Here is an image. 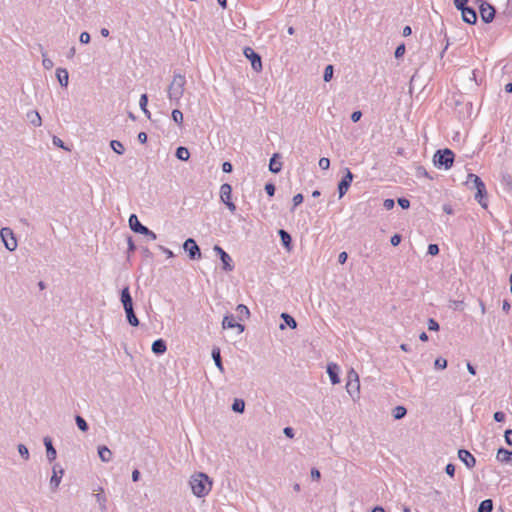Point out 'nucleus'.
<instances>
[{
  "instance_id": "nucleus-7",
  "label": "nucleus",
  "mask_w": 512,
  "mask_h": 512,
  "mask_svg": "<svg viewBox=\"0 0 512 512\" xmlns=\"http://www.w3.org/2000/svg\"><path fill=\"white\" fill-rule=\"evenodd\" d=\"M245 57L251 61V65L254 71L260 72L262 70V61L259 54H257L252 48L246 47L243 51Z\"/></svg>"
},
{
  "instance_id": "nucleus-1",
  "label": "nucleus",
  "mask_w": 512,
  "mask_h": 512,
  "mask_svg": "<svg viewBox=\"0 0 512 512\" xmlns=\"http://www.w3.org/2000/svg\"><path fill=\"white\" fill-rule=\"evenodd\" d=\"M189 484L192 493L198 497H205L212 489V480L205 473L199 472L190 477Z\"/></svg>"
},
{
  "instance_id": "nucleus-49",
  "label": "nucleus",
  "mask_w": 512,
  "mask_h": 512,
  "mask_svg": "<svg viewBox=\"0 0 512 512\" xmlns=\"http://www.w3.org/2000/svg\"><path fill=\"white\" fill-rule=\"evenodd\" d=\"M293 208L297 207L298 205H300L302 202H303V195L302 194H296L294 197H293Z\"/></svg>"
},
{
  "instance_id": "nucleus-59",
  "label": "nucleus",
  "mask_w": 512,
  "mask_h": 512,
  "mask_svg": "<svg viewBox=\"0 0 512 512\" xmlns=\"http://www.w3.org/2000/svg\"><path fill=\"white\" fill-rule=\"evenodd\" d=\"M222 170L225 173H230L232 171V164L230 162H224L222 164Z\"/></svg>"
},
{
  "instance_id": "nucleus-25",
  "label": "nucleus",
  "mask_w": 512,
  "mask_h": 512,
  "mask_svg": "<svg viewBox=\"0 0 512 512\" xmlns=\"http://www.w3.org/2000/svg\"><path fill=\"white\" fill-rule=\"evenodd\" d=\"M232 187L230 184L225 183L220 187V198L223 202L231 200Z\"/></svg>"
},
{
  "instance_id": "nucleus-19",
  "label": "nucleus",
  "mask_w": 512,
  "mask_h": 512,
  "mask_svg": "<svg viewBox=\"0 0 512 512\" xmlns=\"http://www.w3.org/2000/svg\"><path fill=\"white\" fill-rule=\"evenodd\" d=\"M496 459L501 463H512V451L504 448H499L496 454Z\"/></svg>"
},
{
  "instance_id": "nucleus-3",
  "label": "nucleus",
  "mask_w": 512,
  "mask_h": 512,
  "mask_svg": "<svg viewBox=\"0 0 512 512\" xmlns=\"http://www.w3.org/2000/svg\"><path fill=\"white\" fill-rule=\"evenodd\" d=\"M121 302L126 313L127 320L131 326H138L139 320L133 310V301L130 295L129 287H125L121 291Z\"/></svg>"
},
{
  "instance_id": "nucleus-32",
  "label": "nucleus",
  "mask_w": 512,
  "mask_h": 512,
  "mask_svg": "<svg viewBox=\"0 0 512 512\" xmlns=\"http://www.w3.org/2000/svg\"><path fill=\"white\" fill-rule=\"evenodd\" d=\"M171 117L179 127L182 126L184 117L183 113L179 109L172 110Z\"/></svg>"
},
{
  "instance_id": "nucleus-41",
  "label": "nucleus",
  "mask_w": 512,
  "mask_h": 512,
  "mask_svg": "<svg viewBox=\"0 0 512 512\" xmlns=\"http://www.w3.org/2000/svg\"><path fill=\"white\" fill-rule=\"evenodd\" d=\"M434 365L438 369H445L447 367V360L444 358H437L434 362Z\"/></svg>"
},
{
  "instance_id": "nucleus-53",
  "label": "nucleus",
  "mask_w": 512,
  "mask_h": 512,
  "mask_svg": "<svg viewBox=\"0 0 512 512\" xmlns=\"http://www.w3.org/2000/svg\"><path fill=\"white\" fill-rule=\"evenodd\" d=\"M493 417L497 422H503L506 418L505 414L501 411L495 412Z\"/></svg>"
},
{
  "instance_id": "nucleus-30",
  "label": "nucleus",
  "mask_w": 512,
  "mask_h": 512,
  "mask_svg": "<svg viewBox=\"0 0 512 512\" xmlns=\"http://www.w3.org/2000/svg\"><path fill=\"white\" fill-rule=\"evenodd\" d=\"M493 502L491 499L483 500L478 508V512H492Z\"/></svg>"
},
{
  "instance_id": "nucleus-50",
  "label": "nucleus",
  "mask_w": 512,
  "mask_h": 512,
  "mask_svg": "<svg viewBox=\"0 0 512 512\" xmlns=\"http://www.w3.org/2000/svg\"><path fill=\"white\" fill-rule=\"evenodd\" d=\"M147 104H148V97L146 94H142L140 97V100H139L140 109L146 108Z\"/></svg>"
},
{
  "instance_id": "nucleus-28",
  "label": "nucleus",
  "mask_w": 512,
  "mask_h": 512,
  "mask_svg": "<svg viewBox=\"0 0 512 512\" xmlns=\"http://www.w3.org/2000/svg\"><path fill=\"white\" fill-rule=\"evenodd\" d=\"M212 358L215 362V365L217 366V368L223 372L224 371V368H223V365H222V361H221V355H220V350L219 348H214L212 350Z\"/></svg>"
},
{
  "instance_id": "nucleus-4",
  "label": "nucleus",
  "mask_w": 512,
  "mask_h": 512,
  "mask_svg": "<svg viewBox=\"0 0 512 512\" xmlns=\"http://www.w3.org/2000/svg\"><path fill=\"white\" fill-rule=\"evenodd\" d=\"M433 160L435 165L449 169L453 165L454 153L450 149L438 150Z\"/></svg>"
},
{
  "instance_id": "nucleus-37",
  "label": "nucleus",
  "mask_w": 512,
  "mask_h": 512,
  "mask_svg": "<svg viewBox=\"0 0 512 512\" xmlns=\"http://www.w3.org/2000/svg\"><path fill=\"white\" fill-rule=\"evenodd\" d=\"M75 421H76V424L78 426V428L83 431V432H86L88 430V424L87 422L85 421V419L79 415H77L75 417Z\"/></svg>"
},
{
  "instance_id": "nucleus-40",
  "label": "nucleus",
  "mask_w": 512,
  "mask_h": 512,
  "mask_svg": "<svg viewBox=\"0 0 512 512\" xmlns=\"http://www.w3.org/2000/svg\"><path fill=\"white\" fill-rule=\"evenodd\" d=\"M42 64L43 67L47 70L51 69L53 67V61L47 57V53L45 51H42Z\"/></svg>"
},
{
  "instance_id": "nucleus-31",
  "label": "nucleus",
  "mask_w": 512,
  "mask_h": 512,
  "mask_svg": "<svg viewBox=\"0 0 512 512\" xmlns=\"http://www.w3.org/2000/svg\"><path fill=\"white\" fill-rule=\"evenodd\" d=\"M279 236L281 238V242L282 244L288 249L290 250V244H291V236L288 232H286L285 230H279Z\"/></svg>"
},
{
  "instance_id": "nucleus-13",
  "label": "nucleus",
  "mask_w": 512,
  "mask_h": 512,
  "mask_svg": "<svg viewBox=\"0 0 512 512\" xmlns=\"http://www.w3.org/2000/svg\"><path fill=\"white\" fill-rule=\"evenodd\" d=\"M458 457L469 469L476 465L475 457L468 450L460 449L458 451Z\"/></svg>"
},
{
  "instance_id": "nucleus-60",
  "label": "nucleus",
  "mask_w": 512,
  "mask_h": 512,
  "mask_svg": "<svg viewBox=\"0 0 512 512\" xmlns=\"http://www.w3.org/2000/svg\"><path fill=\"white\" fill-rule=\"evenodd\" d=\"M283 433L289 437V438H293L294 437V430L293 428L291 427H285L284 430H283Z\"/></svg>"
},
{
  "instance_id": "nucleus-26",
  "label": "nucleus",
  "mask_w": 512,
  "mask_h": 512,
  "mask_svg": "<svg viewBox=\"0 0 512 512\" xmlns=\"http://www.w3.org/2000/svg\"><path fill=\"white\" fill-rule=\"evenodd\" d=\"M166 343L164 340L162 339H158L156 341L153 342L152 344V351L155 353V354H163L166 352Z\"/></svg>"
},
{
  "instance_id": "nucleus-55",
  "label": "nucleus",
  "mask_w": 512,
  "mask_h": 512,
  "mask_svg": "<svg viewBox=\"0 0 512 512\" xmlns=\"http://www.w3.org/2000/svg\"><path fill=\"white\" fill-rule=\"evenodd\" d=\"M394 204L393 199H385L383 202V206L386 210H391L394 207Z\"/></svg>"
},
{
  "instance_id": "nucleus-52",
  "label": "nucleus",
  "mask_w": 512,
  "mask_h": 512,
  "mask_svg": "<svg viewBox=\"0 0 512 512\" xmlns=\"http://www.w3.org/2000/svg\"><path fill=\"white\" fill-rule=\"evenodd\" d=\"M265 191L269 196H273L275 194V186L271 183L265 185Z\"/></svg>"
},
{
  "instance_id": "nucleus-24",
  "label": "nucleus",
  "mask_w": 512,
  "mask_h": 512,
  "mask_svg": "<svg viewBox=\"0 0 512 512\" xmlns=\"http://www.w3.org/2000/svg\"><path fill=\"white\" fill-rule=\"evenodd\" d=\"M278 158H279V154L276 153L270 159L269 170L272 173H279L281 171V169H282V163H281V161L278 160Z\"/></svg>"
},
{
  "instance_id": "nucleus-5",
  "label": "nucleus",
  "mask_w": 512,
  "mask_h": 512,
  "mask_svg": "<svg viewBox=\"0 0 512 512\" xmlns=\"http://www.w3.org/2000/svg\"><path fill=\"white\" fill-rule=\"evenodd\" d=\"M0 237L4 243V246L9 251H14L17 248V240L14 236L13 231L8 228L4 227L0 230Z\"/></svg>"
},
{
  "instance_id": "nucleus-18",
  "label": "nucleus",
  "mask_w": 512,
  "mask_h": 512,
  "mask_svg": "<svg viewBox=\"0 0 512 512\" xmlns=\"http://www.w3.org/2000/svg\"><path fill=\"white\" fill-rule=\"evenodd\" d=\"M346 390L353 399H358L360 396V381H347Z\"/></svg>"
},
{
  "instance_id": "nucleus-11",
  "label": "nucleus",
  "mask_w": 512,
  "mask_h": 512,
  "mask_svg": "<svg viewBox=\"0 0 512 512\" xmlns=\"http://www.w3.org/2000/svg\"><path fill=\"white\" fill-rule=\"evenodd\" d=\"M353 180V174L351 173V171L349 169H346V175L342 178V180L340 181L339 185H338V192H339V197H343L346 192L348 191L350 185H351V182Z\"/></svg>"
},
{
  "instance_id": "nucleus-23",
  "label": "nucleus",
  "mask_w": 512,
  "mask_h": 512,
  "mask_svg": "<svg viewBox=\"0 0 512 512\" xmlns=\"http://www.w3.org/2000/svg\"><path fill=\"white\" fill-rule=\"evenodd\" d=\"M98 455L102 462H110L112 460V452L107 446L98 447Z\"/></svg>"
},
{
  "instance_id": "nucleus-22",
  "label": "nucleus",
  "mask_w": 512,
  "mask_h": 512,
  "mask_svg": "<svg viewBox=\"0 0 512 512\" xmlns=\"http://www.w3.org/2000/svg\"><path fill=\"white\" fill-rule=\"evenodd\" d=\"M56 77L62 87L68 86L69 74L68 71L64 68H58L56 70Z\"/></svg>"
},
{
  "instance_id": "nucleus-8",
  "label": "nucleus",
  "mask_w": 512,
  "mask_h": 512,
  "mask_svg": "<svg viewBox=\"0 0 512 512\" xmlns=\"http://www.w3.org/2000/svg\"><path fill=\"white\" fill-rule=\"evenodd\" d=\"M213 250L219 255L221 262L223 264V270L226 272H231L234 269V264L232 258L228 253H226L220 246L215 245Z\"/></svg>"
},
{
  "instance_id": "nucleus-44",
  "label": "nucleus",
  "mask_w": 512,
  "mask_h": 512,
  "mask_svg": "<svg viewBox=\"0 0 512 512\" xmlns=\"http://www.w3.org/2000/svg\"><path fill=\"white\" fill-rule=\"evenodd\" d=\"M427 324H428V330H430V331H438L439 330V324L433 318H430L428 320Z\"/></svg>"
},
{
  "instance_id": "nucleus-34",
  "label": "nucleus",
  "mask_w": 512,
  "mask_h": 512,
  "mask_svg": "<svg viewBox=\"0 0 512 512\" xmlns=\"http://www.w3.org/2000/svg\"><path fill=\"white\" fill-rule=\"evenodd\" d=\"M245 402L242 399H235L232 404V410L238 413L244 412Z\"/></svg>"
},
{
  "instance_id": "nucleus-21",
  "label": "nucleus",
  "mask_w": 512,
  "mask_h": 512,
  "mask_svg": "<svg viewBox=\"0 0 512 512\" xmlns=\"http://www.w3.org/2000/svg\"><path fill=\"white\" fill-rule=\"evenodd\" d=\"M26 118L34 127H40L42 125V118L36 110L28 111Z\"/></svg>"
},
{
  "instance_id": "nucleus-35",
  "label": "nucleus",
  "mask_w": 512,
  "mask_h": 512,
  "mask_svg": "<svg viewBox=\"0 0 512 512\" xmlns=\"http://www.w3.org/2000/svg\"><path fill=\"white\" fill-rule=\"evenodd\" d=\"M407 413V410L403 406H397L393 409V416L396 420L402 419Z\"/></svg>"
},
{
  "instance_id": "nucleus-20",
  "label": "nucleus",
  "mask_w": 512,
  "mask_h": 512,
  "mask_svg": "<svg viewBox=\"0 0 512 512\" xmlns=\"http://www.w3.org/2000/svg\"><path fill=\"white\" fill-rule=\"evenodd\" d=\"M222 327L224 329L238 328L240 333L244 331V326L235 322L233 316H225L222 321Z\"/></svg>"
},
{
  "instance_id": "nucleus-46",
  "label": "nucleus",
  "mask_w": 512,
  "mask_h": 512,
  "mask_svg": "<svg viewBox=\"0 0 512 512\" xmlns=\"http://www.w3.org/2000/svg\"><path fill=\"white\" fill-rule=\"evenodd\" d=\"M427 252H428V254H430V255H432V256L437 255V254L439 253V247H438V245H436V244H430V245L428 246V251H427Z\"/></svg>"
},
{
  "instance_id": "nucleus-14",
  "label": "nucleus",
  "mask_w": 512,
  "mask_h": 512,
  "mask_svg": "<svg viewBox=\"0 0 512 512\" xmlns=\"http://www.w3.org/2000/svg\"><path fill=\"white\" fill-rule=\"evenodd\" d=\"M128 222L131 230L134 231L135 233H148L147 227L139 222L138 217L135 214L130 215Z\"/></svg>"
},
{
  "instance_id": "nucleus-33",
  "label": "nucleus",
  "mask_w": 512,
  "mask_h": 512,
  "mask_svg": "<svg viewBox=\"0 0 512 512\" xmlns=\"http://www.w3.org/2000/svg\"><path fill=\"white\" fill-rule=\"evenodd\" d=\"M110 146L117 154L122 155L125 151L123 144L120 141L112 140Z\"/></svg>"
},
{
  "instance_id": "nucleus-54",
  "label": "nucleus",
  "mask_w": 512,
  "mask_h": 512,
  "mask_svg": "<svg viewBox=\"0 0 512 512\" xmlns=\"http://www.w3.org/2000/svg\"><path fill=\"white\" fill-rule=\"evenodd\" d=\"M445 472L447 473V475H449L450 477H453L454 474H455V466L453 464H447L446 465V468H445Z\"/></svg>"
},
{
  "instance_id": "nucleus-6",
  "label": "nucleus",
  "mask_w": 512,
  "mask_h": 512,
  "mask_svg": "<svg viewBox=\"0 0 512 512\" xmlns=\"http://www.w3.org/2000/svg\"><path fill=\"white\" fill-rule=\"evenodd\" d=\"M64 475V470L59 464H54L52 467V476L50 478V489L55 492L59 488L62 477Z\"/></svg>"
},
{
  "instance_id": "nucleus-48",
  "label": "nucleus",
  "mask_w": 512,
  "mask_h": 512,
  "mask_svg": "<svg viewBox=\"0 0 512 512\" xmlns=\"http://www.w3.org/2000/svg\"><path fill=\"white\" fill-rule=\"evenodd\" d=\"M504 438H505V442L509 446H512V429H508V430L505 431Z\"/></svg>"
},
{
  "instance_id": "nucleus-45",
  "label": "nucleus",
  "mask_w": 512,
  "mask_h": 512,
  "mask_svg": "<svg viewBox=\"0 0 512 512\" xmlns=\"http://www.w3.org/2000/svg\"><path fill=\"white\" fill-rule=\"evenodd\" d=\"M237 311L239 312L240 315H245V316H249L250 312H249V309L247 308V306L243 305V304H239L237 306Z\"/></svg>"
},
{
  "instance_id": "nucleus-9",
  "label": "nucleus",
  "mask_w": 512,
  "mask_h": 512,
  "mask_svg": "<svg viewBox=\"0 0 512 512\" xmlns=\"http://www.w3.org/2000/svg\"><path fill=\"white\" fill-rule=\"evenodd\" d=\"M183 249L189 254L191 259L201 258L200 248L194 239L188 238L183 244Z\"/></svg>"
},
{
  "instance_id": "nucleus-62",
  "label": "nucleus",
  "mask_w": 512,
  "mask_h": 512,
  "mask_svg": "<svg viewBox=\"0 0 512 512\" xmlns=\"http://www.w3.org/2000/svg\"><path fill=\"white\" fill-rule=\"evenodd\" d=\"M159 249H160L163 253H165V254L167 255V257H168V258H172V257L174 256L173 252H172L170 249H168V248H166V247H164V246H159Z\"/></svg>"
},
{
  "instance_id": "nucleus-47",
  "label": "nucleus",
  "mask_w": 512,
  "mask_h": 512,
  "mask_svg": "<svg viewBox=\"0 0 512 512\" xmlns=\"http://www.w3.org/2000/svg\"><path fill=\"white\" fill-rule=\"evenodd\" d=\"M79 40L82 44H88L90 42V34L88 32H82Z\"/></svg>"
},
{
  "instance_id": "nucleus-27",
  "label": "nucleus",
  "mask_w": 512,
  "mask_h": 512,
  "mask_svg": "<svg viewBox=\"0 0 512 512\" xmlns=\"http://www.w3.org/2000/svg\"><path fill=\"white\" fill-rule=\"evenodd\" d=\"M95 499H96V502L99 505V509L101 510V512H107V505H106L107 499H106V496L103 493H97L95 495Z\"/></svg>"
},
{
  "instance_id": "nucleus-63",
  "label": "nucleus",
  "mask_w": 512,
  "mask_h": 512,
  "mask_svg": "<svg viewBox=\"0 0 512 512\" xmlns=\"http://www.w3.org/2000/svg\"><path fill=\"white\" fill-rule=\"evenodd\" d=\"M311 477H312L313 479H315V480H319V479H320V477H321L320 471H319L318 469H316V468H313V469L311 470Z\"/></svg>"
},
{
  "instance_id": "nucleus-38",
  "label": "nucleus",
  "mask_w": 512,
  "mask_h": 512,
  "mask_svg": "<svg viewBox=\"0 0 512 512\" xmlns=\"http://www.w3.org/2000/svg\"><path fill=\"white\" fill-rule=\"evenodd\" d=\"M20 456L25 460H29L30 454L28 448L24 444H18L17 446Z\"/></svg>"
},
{
  "instance_id": "nucleus-29",
  "label": "nucleus",
  "mask_w": 512,
  "mask_h": 512,
  "mask_svg": "<svg viewBox=\"0 0 512 512\" xmlns=\"http://www.w3.org/2000/svg\"><path fill=\"white\" fill-rule=\"evenodd\" d=\"M176 157L179 160L187 161L190 157L189 150L186 147L180 146L176 150Z\"/></svg>"
},
{
  "instance_id": "nucleus-12",
  "label": "nucleus",
  "mask_w": 512,
  "mask_h": 512,
  "mask_svg": "<svg viewBox=\"0 0 512 512\" xmlns=\"http://www.w3.org/2000/svg\"><path fill=\"white\" fill-rule=\"evenodd\" d=\"M462 13V19L468 24H474L477 20L476 11L473 8L464 5L462 8H457Z\"/></svg>"
},
{
  "instance_id": "nucleus-56",
  "label": "nucleus",
  "mask_w": 512,
  "mask_h": 512,
  "mask_svg": "<svg viewBox=\"0 0 512 512\" xmlns=\"http://www.w3.org/2000/svg\"><path fill=\"white\" fill-rule=\"evenodd\" d=\"M390 242L393 246L399 245L401 242V236L399 234H395L391 237Z\"/></svg>"
},
{
  "instance_id": "nucleus-43",
  "label": "nucleus",
  "mask_w": 512,
  "mask_h": 512,
  "mask_svg": "<svg viewBox=\"0 0 512 512\" xmlns=\"http://www.w3.org/2000/svg\"><path fill=\"white\" fill-rule=\"evenodd\" d=\"M319 167L323 170H327L330 167V160L326 157H322L319 160Z\"/></svg>"
},
{
  "instance_id": "nucleus-39",
  "label": "nucleus",
  "mask_w": 512,
  "mask_h": 512,
  "mask_svg": "<svg viewBox=\"0 0 512 512\" xmlns=\"http://www.w3.org/2000/svg\"><path fill=\"white\" fill-rule=\"evenodd\" d=\"M333 66L332 65H328L325 67V70H324V75H323V79L325 82H329L332 77H333Z\"/></svg>"
},
{
  "instance_id": "nucleus-15",
  "label": "nucleus",
  "mask_w": 512,
  "mask_h": 512,
  "mask_svg": "<svg viewBox=\"0 0 512 512\" xmlns=\"http://www.w3.org/2000/svg\"><path fill=\"white\" fill-rule=\"evenodd\" d=\"M475 188L477 190V193L475 195V199L479 202V204L482 207H486L487 204L482 201L483 196H484V194L486 192L485 184L483 183V181L479 177H476Z\"/></svg>"
},
{
  "instance_id": "nucleus-64",
  "label": "nucleus",
  "mask_w": 512,
  "mask_h": 512,
  "mask_svg": "<svg viewBox=\"0 0 512 512\" xmlns=\"http://www.w3.org/2000/svg\"><path fill=\"white\" fill-rule=\"evenodd\" d=\"M224 204L228 207V209H229L232 213H234V212H235V210H236V206H235V204H234L231 200H229V201H225V202H224Z\"/></svg>"
},
{
  "instance_id": "nucleus-42",
  "label": "nucleus",
  "mask_w": 512,
  "mask_h": 512,
  "mask_svg": "<svg viewBox=\"0 0 512 512\" xmlns=\"http://www.w3.org/2000/svg\"><path fill=\"white\" fill-rule=\"evenodd\" d=\"M347 381H359V375L354 369H350L347 373Z\"/></svg>"
},
{
  "instance_id": "nucleus-10",
  "label": "nucleus",
  "mask_w": 512,
  "mask_h": 512,
  "mask_svg": "<svg viewBox=\"0 0 512 512\" xmlns=\"http://www.w3.org/2000/svg\"><path fill=\"white\" fill-rule=\"evenodd\" d=\"M479 12H480L481 19L485 23L492 22L494 17H495V9H494V7L491 6L490 4L486 3V2H482L481 3V5L479 7Z\"/></svg>"
},
{
  "instance_id": "nucleus-51",
  "label": "nucleus",
  "mask_w": 512,
  "mask_h": 512,
  "mask_svg": "<svg viewBox=\"0 0 512 512\" xmlns=\"http://www.w3.org/2000/svg\"><path fill=\"white\" fill-rule=\"evenodd\" d=\"M398 204L400 205L401 208L407 209L410 206V201L406 198H399Z\"/></svg>"
},
{
  "instance_id": "nucleus-57",
  "label": "nucleus",
  "mask_w": 512,
  "mask_h": 512,
  "mask_svg": "<svg viewBox=\"0 0 512 512\" xmlns=\"http://www.w3.org/2000/svg\"><path fill=\"white\" fill-rule=\"evenodd\" d=\"M362 117V113L361 111H354L352 114H351V120L353 122H358Z\"/></svg>"
},
{
  "instance_id": "nucleus-2",
  "label": "nucleus",
  "mask_w": 512,
  "mask_h": 512,
  "mask_svg": "<svg viewBox=\"0 0 512 512\" xmlns=\"http://www.w3.org/2000/svg\"><path fill=\"white\" fill-rule=\"evenodd\" d=\"M186 86V78L180 73L173 75L172 81L167 88V96L171 103L176 106L180 105L181 98L184 94Z\"/></svg>"
},
{
  "instance_id": "nucleus-36",
  "label": "nucleus",
  "mask_w": 512,
  "mask_h": 512,
  "mask_svg": "<svg viewBox=\"0 0 512 512\" xmlns=\"http://www.w3.org/2000/svg\"><path fill=\"white\" fill-rule=\"evenodd\" d=\"M281 318L285 321V323L292 329H295L297 327V323L295 321V319L290 316L289 314L287 313H282L281 314Z\"/></svg>"
},
{
  "instance_id": "nucleus-17",
  "label": "nucleus",
  "mask_w": 512,
  "mask_h": 512,
  "mask_svg": "<svg viewBox=\"0 0 512 512\" xmlns=\"http://www.w3.org/2000/svg\"><path fill=\"white\" fill-rule=\"evenodd\" d=\"M43 442L46 448V457L48 461H54L57 457V451L52 444V440L49 437H45Z\"/></svg>"
},
{
  "instance_id": "nucleus-61",
  "label": "nucleus",
  "mask_w": 512,
  "mask_h": 512,
  "mask_svg": "<svg viewBox=\"0 0 512 512\" xmlns=\"http://www.w3.org/2000/svg\"><path fill=\"white\" fill-rule=\"evenodd\" d=\"M348 255L346 252H341L338 256V262L344 264L347 261Z\"/></svg>"
},
{
  "instance_id": "nucleus-16",
  "label": "nucleus",
  "mask_w": 512,
  "mask_h": 512,
  "mask_svg": "<svg viewBox=\"0 0 512 512\" xmlns=\"http://www.w3.org/2000/svg\"><path fill=\"white\" fill-rule=\"evenodd\" d=\"M339 371H340L339 366L336 363L328 364L327 373L329 375L331 383L334 385L340 383Z\"/></svg>"
},
{
  "instance_id": "nucleus-58",
  "label": "nucleus",
  "mask_w": 512,
  "mask_h": 512,
  "mask_svg": "<svg viewBox=\"0 0 512 512\" xmlns=\"http://www.w3.org/2000/svg\"><path fill=\"white\" fill-rule=\"evenodd\" d=\"M405 53V46L400 45L395 50V57H401Z\"/></svg>"
}]
</instances>
